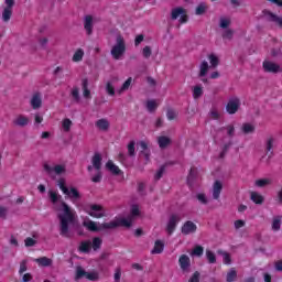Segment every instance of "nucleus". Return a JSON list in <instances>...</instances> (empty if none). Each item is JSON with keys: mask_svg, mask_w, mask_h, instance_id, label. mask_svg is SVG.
Returning <instances> with one entry per match:
<instances>
[{"mask_svg": "<svg viewBox=\"0 0 282 282\" xmlns=\"http://www.w3.org/2000/svg\"><path fill=\"white\" fill-rule=\"evenodd\" d=\"M61 212L57 215V219H59V235L62 237H69V226L76 224V213L65 202H62Z\"/></svg>", "mask_w": 282, "mask_h": 282, "instance_id": "f257e3e1", "label": "nucleus"}, {"mask_svg": "<svg viewBox=\"0 0 282 282\" xmlns=\"http://www.w3.org/2000/svg\"><path fill=\"white\" fill-rule=\"evenodd\" d=\"M133 224V219L130 218H120L119 221H110L99 224L94 220H85L83 223L84 228H87L90 232H100V230H113L118 228V226H123L124 228H131Z\"/></svg>", "mask_w": 282, "mask_h": 282, "instance_id": "f03ea898", "label": "nucleus"}, {"mask_svg": "<svg viewBox=\"0 0 282 282\" xmlns=\"http://www.w3.org/2000/svg\"><path fill=\"white\" fill-rule=\"evenodd\" d=\"M124 52H127V44H124V37L118 34L116 37V44L112 46L110 54L115 58V61H120V58L124 56Z\"/></svg>", "mask_w": 282, "mask_h": 282, "instance_id": "7ed1b4c3", "label": "nucleus"}, {"mask_svg": "<svg viewBox=\"0 0 282 282\" xmlns=\"http://www.w3.org/2000/svg\"><path fill=\"white\" fill-rule=\"evenodd\" d=\"M91 164L94 166V169H96L97 174L95 176L91 177V182H94L95 184H98L100 182H102V154H100V152H96L93 158H91Z\"/></svg>", "mask_w": 282, "mask_h": 282, "instance_id": "20e7f679", "label": "nucleus"}, {"mask_svg": "<svg viewBox=\"0 0 282 282\" xmlns=\"http://www.w3.org/2000/svg\"><path fill=\"white\" fill-rule=\"evenodd\" d=\"M85 213L89 215L90 217H95L96 219H100L105 217V208H102L101 205L93 204V205H86L84 206Z\"/></svg>", "mask_w": 282, "mask_h": 282, "instance_id": "39448f33", "label": "nucleus"}, {"mask_svg": "<svg viewBox=\"0 0 282 282\" xmlns=\"http://www.w3.org/2000/svg\"><path fill=\"white\" fill-rule=\"evenodd\" d=\"M180 221H182V217L177 214H172L169 217L166 228H165L167 235H173V232H175V228H177V224Z\"/></svg>", "mask_w": 282, "mask_h": 282, "instance_id": "423d86ee", "label": "nucleus"}, {"mask_svg": "<svg viewBox=\"0 0 282 282\" xmlns=\"http://www.w3.org/2000/svg\"><path fill=\"white\" fill-rule=\"evenodd\" d=\"M262 14L269 23H275V25H279V28H282V17H279L274 14L272 11L267 9L262 10Z\"/></svg>", "mask_w": 282, "mask_h": 282, "instance_id": "0eeeda50", "label": "nucleus"}, {"mask_svg": "<svg viewBox=\"0 0 282 282\" xmlns=\"http://www.w3.org/2000/svg\"><path fill=\"white\" fill-rule=\"evenodd\" d=\"M44 171L47 173V175H50V177H54V173L55 175H63V173H65V165L58 164L52 167L50 164L45 163Z\"/></svg>", "mask_w": 282, "mask_h": 282, "instance_id": "6e6552de", "label": "nucleus"}, {"mask_svg": "<svg viewBox=\"0 0 282 282\" xmlns=\"http://www.w3.org/2000/svg\"><path fill=\"white\" fill-rule=\"evenodd\" d=\"M239 107H241V100L239 98L234 97L229 99L227 106H226V111L230 116L235 115L237 111H239Z\"/></svg>", "mask_w": 282, "mask_h": 282, "instance_id": "1a4fd4ad", "label": "nucleus"}, {"mask_svg": "<svg viewBox=\"0 0 282 282\" xmlns=\"http://www.w3.org/2000/svg\"><path fill=\"white\" fill-rule=\"evenodd\" d=\"M6 3V8L3 9L2 12V21H4V23H8V21H10V19H12V8H14V0H4Z\"/></svg>", "mask_w": 282, "mask_h": 282, "instance_id": "9d476101", "label": "nucleus"}, {"mask_svg": "<svg viewBox=\"0 0 282 282\" xmlns=\"http://www.w3.org/2000/svg\"><path fill=\"white\" fill-rule=\"evenodd\" d=\"M182 235H193L194 232H197V225L193 223L192 220L185 221V224L181 228Z\"/></svg>", "mask_w": 282, "mask_h": 282, "instance_id": "9b49d317", "label": "nucleus"}, {"mask_svg": "<svg viewBox=\"0 0 282 282\" xmlns=\"http://www.w3.org/2000/svg\"><path fill=\"white\" fill-rule=\"evenodd\" d=\"M263 69H264V72H268L270 74H279V72H281V66L273 62L264 61Z\"/></svg>", "mask_w": 282, "mask_h": 282, "instance_id": "f8f14e48", "label": "nucleus"}, {"mask_svg": "<svg viewBox=\"0 0 282 282\" xmlns=\"http://www.w3.org/2000/svg\"><path fill=\"white\" fill-rule=\"evenodd\" d=\"M84 30H86L88 36H91V34H94V17L85 15Z\"/></svg>", "mask_w": 282, "mask_h": 282, "instance_id": "ddd939ff", "label": "nucleus"}, {"mask_svg": "<svg viewBox=\"0 0 282 282\" xmlns=\"http://www.w3.org/2000/svg\"><path fill=\"white\" fill-rule=\"evenodd\" d=\"M181 270L183 272H189L191 270V258L186 254H182L178 259Z\"/></svg>", "mask_w": 282, "mask_h": 282, "instance_id": "4468645a", "label": "nucleus"}, {"mask_svg": "<svg viewBox=\"0 0 282 282\" xmlns=\"http://www.w3.org/2000/svg\"><path fill=\"white\" fill-rule=\"evenodd\" d=\"M43 106V99H41V93H35L31 98L32 109H41Z\"/></svg>", "mask_w": 282, "mask_h": 282, "instance_id": "2eb2a0df", "label": "nucleus"}, {"mask_svg": "<svg viewBox=\"0 0 282 282\" xmlns=\"http://www.w3.org/2000/svg\"><path fill=\"white\" fill-rule=\"evenodd\" d=\"M14 127H28L30 124V119L23 115H19L15 119H13Z\"/></svg>", "mask_w": 282, "mask_h": 282, "instance_id": "dca6fc26", "label": "nucleus"}, {"mask_svg": "<svg viewBox=\"0 0 282 282\" xmlns=\"http://www.w3.org/2000/svg\"><path fill=\"white\" fill-rule=\"evenodd\" d=\"M82 89H83V96L87 100L91 98V90H89V79L84 78L82 79Z\"/></svg>", "mask_w": 282, "mask_h": 282, "instance_id": "f3484780", "label": "nucleus"}, {"mask_svg": "<svg viewBox=\"0 0 282 282\" xmlns=\"http://www.w3.org/2000/svg\"><path fill=\"white\" fill-rule=\"evenodd\" d=\"M223 189H224V184H221L220 181H215V183L213 185L214 199H219V196L221 195Z\"/></svg>", "mask_w": 282, "mask_h": 282, "instance_id": "a211bd4d", "label": "nucleus"}, {"mask_svg": "<svg viewBox=\"0 0 282 282\" xmlns=\"http://www.w3.org/2000/svg\"><path fill=\"white\" fill-rule=\"evenodd\" d=\"M106 169L112 173V175H122V170L118 165L113 164V161H108L106 163Z\"/></svg>", "mask_w": 282, "mask_h": 282, "instance_id": "6ab92c4d", "label": "nucleus"}, {"mask_svg": "<svg viewBox=\"0 0 282 282\" xmlns=\"http://www.w3.org/2000/svg\"><path fill=\"white\" fill-rule=\"evenodd\" d=\"M118 77H111L110 82L106 84V91L109 96H116V88L113 87V83H118Z\"/></svg>", "mask_w": 282, "mask_h": 282, "instance_id": "aec40b11", "label": "nucleus"}, {"mask_svg": "<svg viewBox=\"0 0 282 282\" xmlns=\"http://www.w3.org/2000/svg\"><path fill=\"white\" fill-rule=\"evenodd\" d=\"M173 141L171 140V138L166 137V135H161L158 138V144L160 147V149H166L167 147H170V144Z\"/></svg>", "mask_w": 282, "mask_h": 282, "instance_id": "412c9836", "label": "nucleus"}, {"mask_svg": "<svg viewBox=\"0 0 282 282\" xmlns=\"http://www.w3.org/2000/svg\"><path fill=\"white\" fill-rule=\"evenodd\" d=\"M162 252H164V242H162V240H156L151 254H162Z\"/></svg>", "mask_w": 282, "mask_h": 282, "instance_id": "4be33fe9", "label": "nucleus"}, {"mask_svg": "<svg viewBox=\"0 0 282 282\" xmlns=\"http://www.w3.org/2000/svg\"><path fill=\"white\" fill-rule=\"evenodd\" d=\"M79 252L89 254V252H91V241L90 240L82 241L79 245Z\"/></svg>", "mask_w": 282, "mask_h": 282, "instance_id": "5701e85b", "label": "nucleus"}, {"mask_svg": "<svg viewBox=\"0 0 282 282\" xmlns=\"http://www.w3.org/2000/svg\"><path fill=\"white\" fill-rule=\"evenodd\" d=\"M96 128L100 129V131H109V120H107V119L97 120Z\"/></svg>", "mask_w": 282, "mask_h": 282, "instance_id": "b1692460", "label": "nucleus"}, {"mask_svg": "<svg viewBox=\"0 0 282 282\" xmlns=\"http://www.w3.org/2000/svg\"><path fill=\"white\" fill-rule=\"evenodd\" d=\"M87 278V271L83 269L82 265L76 267V272H75V281H80V279H86Z\"/></svg>", "mask_w": 282, "mask_h": 282, "instance_id": "393cba45", "label": "nucleus"}, {"mask_svg": "<svg viewBox=\"0 0 282 282\" xmlns=\"http://www.w3.org/2000/svg\"><path fill=\"white\" fill-rule=\"evenodd\" d=\"M34 261L39 263V265H42V268H50V265H52V259L47 257L37 258Z\"/></svg>", "mask_w": 282, "mask_h": 282, "instance_id": "a878e982", "label": "nucleus"}, {"mask_svg": "<svg viewBox=\"0 0 282 282\" xmlns=\"http://www.w3.org/2000/svg\"><path fill=\"white\" fill-rule=\"evenodd\" d=\"M217 254H219L220 257H223V261L226 265H230V263H232V259L230 258V253H228L227 251L224 250H218Z\"/></svg>", "mask_w": 282, "mask_h": 282, "instance_id": "bb28decb", "label": "nucleus"}, {"mask_svg": "<svg viewBox=\"0 0 282 282\" xmlns=\"http://www.w3.org/2000/svg\"><path fill=\"white\" fill-rule=\"evenodd\" d=\"M251 202H253V204H263V202H265V198H263V196L257 192H251Z\"/></svg>", "mask_w": 282, "mask_h": 282, "instance_id": "cd10ccee", "label": "nucleus"}, {"mask_svg": "<svg viewBox=\"0 0 282 282\" xmlns=\"http://www.w3.org/2000/svg\"><path fill=\"white\" fill-rule=\"evenodd\" d=\"M182 14H184V8L178 7L172 10L171 13V19L172 21H176V19H180V17H182Z\"/></svg>", "mask_w": 282, "mask_h": 282, "instance_id": "c85d7f7f", "label": "nucleus"}, {"mask_svg": "<svg viewBox=\"0 0 282 282\" xmlns=\"http://www.w3.org/2000/svg\"><path fill=\"white\" fill-rule=\"evenodd\" d=\"M70 96L73 98V101L76 102L78 105V102H80V89H78V87H73L72 91H70Z\"/></svg>", "mask_w": 282, "mask_h": 282, "instance_id": "c756f323", "label": "nucleus"}, {"mask_svg": "<svg viewBox=\"0 0 282 282\" xmlns=\"http://www.w3.org/2000/svg\"><path fill=\"white\" fill-rule=\"evenodd\" d=\"M170 165H173V162L165 163V164L161 165L154 176V180H162V175H164V171H166V166H170Z\"/></svg>", "mask_w": 282, "mask_h": 282, "instance_id": "7c9ffc66", "label": "nucleus"}, {"mask_svg": "<svg viewBox=\"0 0 282 282\" xmlns=\"http://www.w3.org/2000/svg\"><path fill=\"white\" fill-rule=\"evenodd\" d=\"M254 126L251 123H243L241 127V131L245 133V135H248V133H254Z\"/></svg>", "mask_w": 282, "mask_h": 282, "instance_id": "2f4dec72", "label": "nucleus"}, {"mask_svg": "<svg viewBox=\"0 0 282 282\" xmlns=\"http://www.w3.org/2000/svg\"><path fill=\"white\" fill-rule=\"evenodd\" d=\"M202 96H204V89L202 88V86H195L193 89V98L197 100L202 98Z\"/></svg>", "mask_w": 282, "mask_h": 282, "instance_id": "473e14b6", "label": "nucleus"}, {"mask_svg": "<svg viewBox=\"0 0 282 282\" xmlns=\"http://www.w3.org/2000/svg\"><path fill=\"white\" fill-rule=\"evenodd\" d=\"M83 56H85V52L83 51V48H78L73 55V62L80 63V61H83Z\"/></svg>", "mask_w": 282, "mask_h": 282, "instance_id": "72a5a7b5", "label": "nucleus"}, {"mask_svg": "<svg viewBox=\"0 0 282 282\" xmlns=\"http://www.w3.org/2000/svg\"><path fill=\"white\" fill-rule=\"evenodd\" d=\"M199 77L204 78V76H206V74H208V62L204 61L202 62L200 66H199Z\"/></svg>", "mask_w": 282, "mask_h": 282, "instance_id": "f704fd0d", "label": "nucleus"}, {"mask_svg": "<svg viewBox=\"0 0 282 282\" xmlns=\"http://www.w3.org/2000/svg\"><path fill=\"white\" fill-rule=\"evenodd\" d=\"M204 254V247L197 245L191 252V257H202Z\"/></svg>", "mask_w": 282, "mask_h": 282, "instance_id": "c9c22d12", "label": "nucleus"}, {"mask_svg": "<svg viewBox=\"0 0 282 282\" xmlns=\"http://www.w3.org/2000/svg\"><path fill=\"white\" fill-rule=\"evenodd\" d=\"M226 281L227 282H235V281H237V270H235V268H231L229 270V272L227 273Z\"/></svg>", "mask_w": 282, "mask_h": 282, "instance_id": "e433bc0d", "label": "nucleus"}, {"mask_svg": "<svg viewBox=\"0 0 282 282\" xmlns=\"http://www.w3.org/2000/svg\"><path fill=\"white\" fill-rule=\"evenodd\" d=\"M57 186L61 188V191L64 193V195H69V188L65 186V178H59L57 181Z\"/></svg>", "mask_w": 282, "mask_h": 282, "instance_id": "4c0bfd02", "label": "nucleus"}, {"mask_svg": "<svg viewBox=\"0 0 282 282\" xmlns=\"http://www.w3.org/2000/svg\"><path fill=\"white\" fill-rule=\"evenodd\" d=\"M128 155L130 158H135V141H130L128 144Z\"/></svg>", "mask_w": 282, "mask_h": 282, "instance_id": "58836bf2", "label": "nucleus"}, {"mask_svg": "<svg viewBox=\"0 0 282 282\" xmlns=\"http://www.w3.org/2000/svg\"><path fill=\"white\" fill-rule=\"evenodd\" d=\"M196 177H197V170L191 169L187 175V184H193Z\"/></svg>", "mask_w": 282, "mask_h": 282, "instance_id": "ea45409f", "label": "nucleus"}, {"mask_svg": "<svg viewBox=\"0 0 282 282\" xmlns=\"http://www.w3.org/2000/svg\"><path fill=\"white\" fill-rule=\"evenodd\" d=\"M101 246H102V239H100L99 237H95L93 239V250H95L96 252L97 250H100Z\"/></svg>", "mask_w": 282, "mask_h": 282, "instance_id": "a19ab883", "label": "nucleus"}, {"mask_svg": "<svg viewBox=\"0 0 282 282\" xmlns=\"http://www.w3.org/2000/svg\"><path fill=\"white\" fill-rule=\"evenodd\" d=\"M195 14L202 17V14H206V3L202 2L196 7Z\"/></svg>", "mask_w": 282, "mask_h": 282, "instance_id": "79ce46f5", "label": "nucleus"}, {"mask_svg": "<svg viewBox=\"0 0 282 282\" xmlns=\"http://www.w3.org/2000/svg\"><path fill=\"white\" fill-rule=\"evenodd\" d=\"M68 196L70 199H80V192L76 187H70Z\"/></svg>", "mask_w": 282, "mask_h": 282, "instance_id": "37998d69", "label": "nucleus"}, {"mask_svg": "<svg viewBox=\"0 0 282 282\" xmlns=\"http://www.w3.org/2000/svg\"><path fill=\"white\" fill-rule=\"evenodd\" d=\"M206 258L208 263H217V257L215 253L210 250H206Z\"/></svg>", "mask_w": 282, "mask_h": 282, "instance_id": "c03bdc74", "label": "nucleus"}, {"mask_svg": "<svg viewBox=\"0 0 282 282\" xmlns=\"http://www.w3.org/2000/svg\"><path fill=\"white\" fill-rule=\"evenodd\" d=\"M235 36V31L232 29H227L223 32V39H227L228 41H232Z\"/></svg>", "mask_w": 282, "mask_h": 282, "instance_id": "a18cd8bd", "label": "nucleus"}, {"mask_svg": "<svg viewBox=\"0 0 282 282\" xmlns=\"http://www.w3.org/2000/svg\"><path fill=\"white\" fill-rule=\"evenodd\" d=\"M227 129V135H229V138H235V126L229 124L227 127H223L220 128V131H224Z\"/></svg>", "mask_w": 282, "mask_h": 282, "instance_id": "49530a36", "label": "nucleus"}, {"mask_svg": "<svg viewBox=\"0 0 282 282\" xmlns=\"http://www.w3.org/2000/svg\"><path fill=\"white\" fill-rule=\"evenodd\" d=\"M208 58H209V63H210L212 67L215 68V67H217L219 65V57H217V55L210 54L208 56Z\"/></svg>", "mask_w": 282, "mask_h": 282, "instance_id": "de8ad7c7", "label": "nucleus"}, {"mask_svg": "<svg viewBox=\"0 0 282 282\" xmlns=\"http://www.w3.org/2000/svg\"><path fill=\"white\" fill-rule=\"evenodd\" d=\"M272 230H281V216H276L272 223Z\"/></svg>", "mask_w": 282, "mask_h": 282, "instance_id": "09e8293b", "label": "nucleus"}, {"mask_svg": "<svg viewBox=\"0 0 282 282\" xmlns=\"http://www.w3.org/2000/svg\"><path fill=\"white\" fill-rule=\"evenodd\" d=\"M48 195H50V199L53 204H56V202H58V199H61V195H58L56 192L54 191H50L48 192Z\"/></svg>", "mask_w": 282, "mask_h": 282, "instance_id": "8fccbe9b", "label": "nucleus"}, {"mask_svg": "<svg viewBox=\"0 0 282 282\" xmlns=\"http://www.w3.org/2000/svg\"><path fill=\"white\" fill-rule=\"evenodd\" d=\"M268 184H270L269 178H261L256 181V186H258L259 188H263L264 186H268Z\"/></svg>", "mask_w": 282, "mask_h": 282, "instance_id": "3c124183", "label": "nucleus"}, {"mask_svg": "<svg viewBox=\"0 0 282 282\" xmlns=\"http://www.w3.org/2000/svg\"><path fill=\"white\" fill-rule=\"evenodd\" d=\"M131 82H132V78L129 77V78L123 83V85L121 86V88L119 89V94H122V91H127V89H129V87H131Z\"/></svg>", "mask_w": 282, "mask_h": 282, "instance_id": "603ef678", "label": "nucleus"}, {"mask_svg": "<svg viewBox=\"0 0 282 282\" xmlns=\"http://www.w3.org/2000/svg\"><path fill=\"white\" fill-rule=\"evenodd\" d=\"M147 109L148 111H155V109H158V104L155 102V100H148L147 102Z\"/></svg>", "mask_w": 282, "mask_h": 282, "instance_id": "864d4df0", "label": "nucleus"}, {"mask_svg": "<svg viewBox=\"0 0 282 282\" xmlns=\"http://www.w3.org/2000/svg\"><path fill=\"white\" fill-rule=\"evenodd\" d=\"M274 145V138H270L267 141V151L268 153H271V155H274V152L272 151V147Z\"/></svg>", "mask_w": 282, "mask_h": 282, "instance_id": "5fc2aeb1", "label": "nucleus"}, {"mask_svg": "<svg viewBox=\"0 0 282 282\" xmlns=\"http://www.w3.org/2000/svg\"><path fill=\"white\" fill-rule=\"evenodd\" d=\"M86 279L88 281H98V273L97 272H87Z\"/></svg>", "mask_w": 282, "mask_h": 282, "instance_id": "6e6d98bb", "label": "nucleus"}, {"mask_svg": "<svg viewBox=\"0 0 282 282\" xmlns=\"http://www.w3.org/2000/svg\"><path fill=\"white\" fill-rule=\"evenodd\" d=\"M23 272H28V260H22L20 263L19 274H23Z\"/></svg>", "mask_w": 282, "mask_h": 282, "instance_id": "4d7b16f0", "label": "nucleus"}, {"mask_svg": "<svg viewBox=\"0 0 282 282\" xmlns=\"http://www.w3.org/2000/svg\"><path fill=\"white\" fill-rule=\"evenodd\" d=\"M63 129H64V131L69 132V130L72 129V120L64 119Z\"/></svg>", "mask_w": 282, "mask_h": 282, "instance_id": "13d9d810", "label": "nucleus"}, {"mask_svg": "<svg viewBox=\"0 0 282 282\" xmlns=\"http://www.w3.org/2000/svg\"><path fill=\"white\" fill-rule=\"evenodd\" d=\"M220 28L223 30H227V28L230 25V20L226 19V18H221L220 19Z\"/></svg>", "mask_w": 282, "mask_h": 282, "instance_id": "bf43d9fd", "label": "nucleus"}, {"mask_svg": "<svg viewBox=\"0 0 282 282\" xmlns=\"http://www.w3.org/2000/svg\"><path fill=\"white\" fill-rule=\"evenodd\" d=\"M24 243L26 248H32L33 246H36V240L29 237L24 240Z\"/></svg>", "mask_w": 282, "mask_h": 282, "instance_id": "052dcab7", "label": "nucleus"}, {"mask_svg": "<svg viewBox=\"0 0 282 282\" xmlns=\"http://www.w3.org/2000/svg\"><path fill=\"white\" fill-rule=\"evenodd\" d=\"M196 199H198L200 204H208V198H206V194H197Z\"/></svg>", "mask_w": 282, "mask_h": 282, "instance_id": "680f3d73", "label": "nucleus"}, {"mask_svg": "<svg viewBox=\"0 0 282 282\" xmlns=\"http://www.w3.org/2000/svg\"><path fill=\"white\" fill-rule=\"evenodd\" d=\"M151 54H153V52L151 51V46H145L143 48V56H144V58H151Z\"/></svg>", "mask_w": 282, "mask_h": 282, "instance_id": "e2e57ef3", "label": "nucleus"}, {"mask_svg": "<svg viewBox=\"0 0 282 282\" xmlns=\"http://www.w3.org/2000/svg\"><path fill=\"white\" fill-rule=\"evenodd\" d=\"M8 218V207H0V219Z\"/></svg>", "mask_w": 282, "mask_h": 282, "instance_id": "0e129e2a", "label": "nucleus"}, {"mask_svg": "<svg viewBox=\"0 0 282 282\" xmlns=\"http://www.w3.org/2000/svg\"><path fill=\"white\" fill-rule=\"evenodd\" d=\"M166 116L167 120H175V116H177V113H175L173 109H167Z\"/></svg>", "mask_w": 282, "mask_h": 282, "instance_id": "69168bd1", "label": "nucleus"}, {"mask_svg": "<svg viewBox=\"0 0 282 282\" xmlns=\"http://www.w3.org/2000/svg\"><path fill=\"white\" fill-rule=\"evenodd\" d=\"M121 276H122V272L120 271V268H117L115 272V282H120Z\"/></svg>", "mask_w": 282, "mask_h": 282, "instance_id": "338daca9", "label": "nucleus"}, {"mask_svg": "<svg viewBox=\"0 0 282 282\" xmlns=\"http://www.w3.org/2000/svg\"><path fill=\"white\" fill-rule=\"evenodd\" d=\"M188 282H199V272H194Z\"/></svg>", "mask_w": 282, "mask_h": 282, "instance_id": "774afa93", "label": "nucleus"}]
</instances>
